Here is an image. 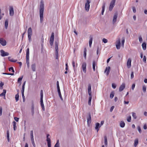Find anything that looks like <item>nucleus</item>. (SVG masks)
Segmentation results:
<instances>
[{
    "label": "nucleus",
    "mask_w": 147,
    "mask_h": 147,
    "mask_svg": "<svg viewBox=\"0 0 147 147\" xmlns=\"http://www.w3.org/2000/svg\"><path fill=\"white\" fill-rule=\"evenodd\" d=\"M44 10V5L43 3L41 2L39 12L40 22L41 23L43 21V14Z\"/></svg>",
    "instance_id": "f257e3e1"
},
{
    "label": "nucleus",
    "mask_w": 147,
    "mask_h": 147,
    "mask_svg": "<svg viewBox=\"0 0 147 147\" xmlns=\"http://www.w3.org/2000/svg\"><path fill=\"white\" fill-rule=\"evenodd\" d=\"M43 91H42V90H41V92H40V104H41V106L42 107V110L43 111H45V108L44 103L43 102Z\"/></svg>",
    "instance_id": "f03ea898"
},
{
    "label": "nucleus",
    "mask_w": 147,
    "mask_h": 147,
    "mask_svg": "<svg viewBox=\"0 0 147 147\" xmlns=\"http://www.w3.org/2000/svg\"><path fill=\"white\" fill-rule=\"evenodd\" d=\"M54 39V35L53 32H52L50 39V43L51 46H52L53 44Z\"/></svg>",
    "instance_id": "7ed1b4c3"
},
{
    "label": "nucleus",
    "mask_w": 147,
    "mask_h": 147,
    "mask_svg": "<svg viewBox=\"0 0 147 147\" xmlns=\"http://www.w3.org/2000/svg\"><path fill=\"white\" fill-rule=\"evenodd\" d=\"M116 0H112L111 2L109 7V10L111 11L114 7L115 2Z\"/></svg>",
    "instance_id": "20e7f679"
},
{
    "label": "nucleus",
    "mask_w": 147,
    "mask_h": 147,
    "mask_svg": "<svg viewBox=\"0 0 147 147\" xmlns=\"http://www.w3.org/2000/svg\"><path fill=\"white\" fill-rule=\"evenodd\" d=\"M90 3V1L89 0H87L86 3H85V9L86 11H88L89 9L90 5L89 4Z\"/></svg>",
    "instance_id": "39448f33"
},
{
    "label": "nucleus",
    "mask_w": 147,
    "mask_h": 147,
    "mask_svg": "<svg viewBox=\"0 0 147 147\" xmlns=\"http://www.w3.org/2000/svg\"><path fill=\"white\" fill-rule=\"evenodd\" d=\"M86 64L85 62H83L82 63V69L84 72L86 73Z\"/></svg>",
    "instance_id": "423d86ee"
},
{
    "label": "nucleus",
    "mask_w": 147,
    "mask_h": 147,
    "mask_svg": "<svg viewBox=\"0 0 147 147\" xmlns=\"http://www.w3.org/2000/svg\"><path fill=\"white\" fill-rule=\"evenodd\" d=\"M0 43L3 46H5L6 45V41L2 38H0Z\"/></svg>",
    "instance_id": "0eeeda50"
},
{
    "label": "nucleus",
    "mask_w": 147,
    "mask_h": 147,
    "mask_svg": "<svg viewBox=\"0 0 147 147\" xmlns=\"http://www.w3.org/2000/svg\"><path fill=\"white\" fill-rule=\"evenodd\" d=\"M0 53L2 57H5L6 56H8L9 55V53L5 52L3 50H1L0 51Z\"/></svg>",
    "instance_id": "6e6552de"
},
{
    "label": "nucleus",
    "mask_w": 147,
    "mask_h": 147,
    "mask_svg": "<svg viewBox=\"0 0 147 147\" xmlns=\"http://www.w3.org/2000/svg\"><path fill=\"white\" fill-rule=\"evenodd\" d=\"M116 46L117 49H119L121 47V41L119 39L116 41Z\"/></svg>",
    "instance_id": "1a4fd4ad"
},
{
    "label": "nucleus",
    "mask_w": 147,
    "mask_h": 147,
    "mask_svg": "<svg viewBox=\"0 0 147 147\" xmlns=\"http://www.w3.org/2000/svg\"><path fill=\"white\" fill-rule=\"evenodd\" d=\"M26 61H29V49L28 48L26 51Z\"/></svg>",
    "instance_id": "9d476101"
},
{
    "label": "nucleus",
    "mask_w": 147,
    "mask_h": 147,
    "mask_svg": "<svg viewBox=\"0 0 147 147\" xmlns=\"http://www.w3.org/2000/svg\"><path fill=\"white\" fill-rule=\"evenodd\" d=\"M127 67L128 68H129L131 66V59L130 58H129L128 59L127 63Z\"/></svg>",
    "instance_id": "9b49d317"
},
{
    "label": "nucleus",
    "mask_w": 147,
    "mask_h": 147,
    "mask_svg": "<svg viewBox=\"0 0 147 147\" xmlns=\"http://www.w3.org/2000/svg\"><path fill=\"white\" fill-rule=\"evenodd\" d=\"M88 92L89 96L92 95L91 87L90 84H89L88 86Z\"/></svg>",
    "instance_id": "f8f14e48"
},
{
    "label": "nucleus",
    "mask_w": 147,
    "mask_h": 147,
    "mask_svg": "<svg viewBox=\"0 0 147 147\" xmlns=\"http://www.w3.org/2000/svg\"><path fill=\"white\" fill-rule=\"evenodd\" d=\"M14 13L13 9L12 6H10L9 7V14L11 16H13Z\"/></svg>",
    "instance_id": "ddd939ff"
},
{
    "label": "nucleus",
    "mask_w": 147,
    "mask_h": 147,
    "mask_svg": "<svg viewBox=\"0 0 147 147\" xmlns=\"http://www.w3.org/2000/svg\"><path fill=\"white\" fill-rule=\"evenodd\" d=\"M96 66V67L97 68V62H96L95 61H94L92 62V67L94 71H95V66Z\"/></svg>",
    "instance_id": "4468645a"
},
{
    "label": "nucleus",
    "mask_w": 147,
    "mask_h": 147,
    "mask_svg": "<svg viewBox=\"0 0 147 147\" xmlns=\"http://www.w3.org/2000/svg\"><path fill=\"white\" fill-rule=\"evenodd\" d=\"M125 87V85L124 83H123L122 85L120 86L119 90L121 92L123 90Z\"/></svg>",
    "instance_id": "2eb2a0df"
},
{
    "label": "nucleus",
    "mask_w": 147,
    "mask_h": 147,
    "mask_svg": "<svg viewBox=\"0 0 147 147\" xmlns=\"http://www.w3.org/2000/svg\"><path fill=\"white\" fill-rule=\"evenodd\" d=\"M100 127V125L99 123H97L96 124L95 129L97 130V132L99 131V128Z\"/></svg>",
    "instance_id": "dca6fc26"
},
{
    "label": "nucleus",
    "mask_w": 147,
    "mask_h": 147,
    "mask_svg": "<svg viewBox=\"0 0 147 147\" xmlns=\"http://www.w3.org/2000/svg\"><path fill=\"white\" fill-rule=\"evenodd\" d=\"M110 67L109 66L106 67L105 70V72L106 73L107 75H109V73L110 72Z\"/></svg>",
    "instance_id": "f3484780"
},
{
    "label": "nucleus",
    "mask_w": 147,
    "mask_h": 147,
    "mask_svg": "<svg viewBox=\"0 0 147 147\" xmlns=\"http://www.w3.org/2000/svg\"><path fill=\"white\" fill-rule=\"evenodd\" d=\"M36 65L35 63L32 64L31 65V69L33 71H36Z\"/></svg>",
    "instance_id": "a211bd4d"
},
{
    "label": "nucleus",
    "mask_w": 147,
    "mask_h": 147,
    "mask_svg": "<svg viewBox=\"0 0 147 147\" xmlns=\"http://www.w3.org/2000/svg\"><path fill=\"white\" fill-rule=\"evenodd\" d=\"M31 111L32 113V116H34V105L33 103H32V105L31 106Z\"/></svg>",
    "instance_id": "6ab92c4d"
},
{
    "label": "nucleus",
    "mask_w": 147,
    "mask_h": 147,
    "mask_svg": "<svg viewBox=\"0 0 147 147\" xmlns=\"http://www.w3.org/2000/svg\"><path fill=\"white\" fill-rule=\"evenodd\" d=\"M91 122V118L90 115H89V117L87 119V122L88 124L89 125L90 124Z\"/></svg>",
    "instance_id": "aec40b11"
},
{
    "label": "nucleus",
    "mask_w": 147,
    "mask_h": 147,
    "mask_svg": "<svg viewBox=\"0 0 147 147\" xmlns=\"http://www.w3.org/2000/svg\"><path fill=\"white\" fill-rule=\"evenodd\" d=\"M90 39L89 41V46L90 47H91L92 44V37L91 36H90Z\"/></svg>",
    "instance_id": "412c9836"
},
{
    "label": "nucleus",
    "mask_w": 147,
    "mask_h": 147,
    "mask_svg": "<svg viewBox=\"0 0 147 147\" xmlns=\"http://www.w3.org/2000/svg\"><path fill=\"white\" fill-rule=\"evenodd\" d=\"M23 78V76H22V77H21L19 78L18 79V83H19L20 84V85L21 84V83H22L21 81L22 79Z\"/></svg>",
    "instance_id": "4be33fe9"
},
{
    "label": "nucleus",
    "mask_w": 147,
    "mask_h": 147,
    "mask_svg": "<svg viewBox=\"0 0 147 147\" xmlns=\"http://www.w3.org/2000/svg\"><path fill=\"white\" fill-rule=\"evenodd\" d=\"M117 14H115L113 17V23H114L115 22H116L117 19Z\"/></svg>",
    "instance_id": "5701e85b"
},
{
    "label": "nucleus",
    "mask_w": 147,
    "mask_h": 147,
    "mask_svg": "<svg viewBox=\"0 0 147 147\" xmlns=\"http://www.w3.org/2000/svg\"><path fill=\"white\" fill-rule=\"evenodd\" d=\"M86 48H85L84 51V56L85 59H86Z\"/></svg>",
    "instance_id": "b1692460"
},
{
    "label": "nucleus",
    "mask_w": 147,
    "mask_h": 147,
    "mask_svg": "<svg viewBox=\"0 0 147 147\" xmlns=\"http://www.w3.org/2000/svg\"><path fill=\"white\" fill-rule=\"evenodd\" d=\"M7 139L8 141L9 142V133L8 130L7 131Z\"/></svg>",
    "instance_id": "393cba45"
},
{
    "label": "nucleus",
    "mask_w": 147,
    "mask_h": 147,
    "mask_svg": "<svg viewBox=\"0 0 147 147\" xmlns=\"http://www.w3.org/2000/svg\"><path fill=\"white\" fill-rule=\"evenodd\" d=\"M142 46L143 49L144 50H146V45L145 42H143L142 44Z\"/></svg>",
    "instance_id": "a878e982"
},
{
    "label": "nucleus",
    "mask_w": 147,
    "mask_h": 147,
    "mask_svg": "<svg viewBox=\"0 0 147 147\" xmlns=\"http://www.w3.org/2000/svg\"><path fill=\"white\" fill-rule=\"evenodd\" d=\"M125 123L123 121H121L120 123V125L121 127L123 128L125 127Z\"/></svg>",
    "instance_id": "bb28decb"
},
{
    "label": "nucleus",
    "mask_w": 147,
    "mask_h": 147,
    "mask_svg": "<svg viewBox=\"0 0 147 147\" xmlns=\"http://www.w3.org/2000/svg\"><path fill=\"white\" fill-rule=\"evenodd\" d=\"M6 92V90H3V92L0 94V96H4L5 97Z\"/></svg>",
    "instance_id": "cd10ccee"
},
{
    "label": "nucleus",
    "mask_w": 147,
    "mask_h": 147,
    "mask_svg": "<svg viewBox=\"0 0 147 147\" xmlns=\"http://www.w3.org/2000/svg\"><path fill=\"white\" fill-rule=\"evenodd\" d=\"M28 34L32 35V28L31 27L29 28L28 31Z\"/></svg>",
    "instance_id": "c85d7f7f"
},
{
    "label": "nucleus",
    "mask_w": 147,
    "mask_h": 147,
    "mask_svg": "<svg viewBox=\"0 0 147 147\" xmlns=\"http://www.w3.org/2000/svg\"><path fill=\"white\" fill-rule=\"evenodd\" d=\"M12 124H13V129H14V130L15 131V130H16V123L15 121H13L12 123Z\"/></svg>",
    "instance_id": "c756f323"
},
{
    "label": "nucleus",
    "mask_w": 147,
    "mask_h": 147,
    "mask_svg": "<svg viewBox=\"0 0 147 147\" xmlns=\"http://www.w3.org/2000/svg\"><path fill=\"white\" fill-rule=\"evenodd\" d=\"M92 98V95H91L90 96H89V98L88 104L89 105H91Z\"/></svg>",
    "instance_id": "7c9ffc66"
},
{
    "label": "nucleus",
    "mask_w": 147,
    "mask_h": 147,
    "mask_svg": "<svg viewBox=\"0 0 147 147\" xmlns=\"http://www.w3.org/2000/svg\"><path fill=\"white\" fill-rule=\"evenodd\" d=\"M26 83V81H25L22 85V92H24V87Z\"/></svg>",
    "instance_id": "2f4dec72"
},
{
    "label": "nucleus",
    "mask_w": 147,
    "mask_h": 147,
    "mask_svg": "<svg viewBox=\"0 0 147 147\" xmlns=\"http://www.w3.org/2000/svg\"><path fill=\"white\" fill-rule=\"evenodd\" d=\"M105 3H104L102 6V9L101 12V13L102 15L103 14V13L104 11L105 8Z\"/></svg>",
    "instance_id": "473e14b6"
},
{
    "label": "nucleus",
    "mask_w": 147,
    "mask_h": 147,
    "mask_svg": "<svg viewBox=\"0 0 147 147\" xmlns=\"http://www.w3.org/2000/svg\"><path fill=\"white\" fill-rule=\"evenodd\" d=\"M104 140H105V144L106 146H107V138L106 136H104Z\"/></svg>",
    "instance_id": "72a5a7b5"
},
{
    "label": "nucleus",
    "mask_w": 147,
    "mask_h": 147,
    "mask_svg": "<svg viewBox=\"0 0 147 147\" xmlns=\"http://www.w3.org/2000/svg\"><path fill=\"white\" fill-rule=\"evenodd\" d=\"M49 134H47V141L48 142H51V140L50 139V138H49Z\"/></svg>",
    "instance_id": "f704fd0d"
},
{
    "label": "nucleus",
    "mask_w": 147,
    "mask_h": 147,
    "mask_svg": "<svg viewBox=\"0 0 147 147\" xmlns=\"http://www.w3.org/2000/svg\"><path fill=\"white\" fill-rule=\"evenodd\" d=\"M138 142V139H136L134 141V146L135 147H136L137 145Z\"/></svg>",
    "instance_id": "c9c22d12"
},
{
    "label": "nucleus",
    "mask_w": 147,
    "mask_h": 147,
    "mask_svg": "<svg viewBox=\"0 0 147 147\" xmlns=\"http://www.w3.org/2000/svg\"><path fill=\"white\" fill-rule=\"evenodd\" d=\"M8 25V22L7 20H6L5 22V29H7Z\"/></svg>",
    "instance_id": "e433bc0d"
},
{
    "label": "nucleus",
    "mask_w": 147,
    "mask_h": 147,
    "mask_svg": "<svg viewBox=\"0 0 147 147\" xmlns=\"http://www.w3.org/2000/svg\"><path fill=\"white\" fill-rule=\"evenodd\" d=\"M9 60L11 62H16L17 61V59H15L13 58L9 59Z\"/></svg>",
    "instance_id": "4c0bfd02"
},
{
    "label": "nucleus",
    "mask_w": 147,
    "mask_h": 147,
    "mask_svg": "<svg viewBox=\"0 0 147 147\" xmlns=\"http://www.w3.org/2000/svg\"><path fill=\"white\" fill-rule=\"evenodd\" d=\"M114 93L113 91L110 94V98H112L114 96Z\"/></svg>",
    "instance_id": "58836bf2"
},
{
    "label": "nucleus",
    "mask_w": 147,
    "mask_h": 147,
    "mask_svg": "<svg viewBox=\"0 0 147 147\" xmlns=\"http://www.w3.org/2000/svg\"><path fill=\"white\" fill-rule=\"evenodd\" d=\"M19 95L18 93L16 94L15 95V99L16 102H17L19 100Z\"/></svg>",
    "instance_id": "ea45409f"
},
{
    "label": "nucleus",
    "mask_w": 147,
    "mask_h": 147,
    "mask_svg": "<svg viewBox=\"0 0 147 147\" xmlns=\"http://www.w3.org/2000/svg\"><path fill=\"white\" fill-rule=\"evenodd\" d=\"M57 91H59L60 90L59 86V82L58 81H57Z\"/></svg>",
    "instance_id": "a19ab883"
},
{
    "label": "nucleus",
    "mask_w": 147,
    "mask_h": 147,
    "mask_svg": "<svg viewBox=\"0 0 147 147\" xmlns=\"http://www.w3.org/2000/svg\"><path fill=\"white\" fill-rule=\"evenodd\" d=\"M132 116L135 119H136L137 118V116L136 113H135L132 112Z\"/></svg>",
    "instance_id": "79ce46f5"
},
{
    "label": "nucleus",
    "mask_w": 147,
    "mask_h": 147,
    "mask_svg": "<svg viewBox=\"0 0 147 147\" xmlns=\"http://www.w3.org/2000/svg\"><path fill=\"white\" fill-rule=\"evenodd\" d=\"M58 58V51H55V58L56 59H57Z\"/></svg>",
    "instance_id": "37998d69"
},
{
    "label": "nucleus",
    "mask_w": 147,
    "mask_h": 147,
    "mask_svg": "<svg viewBox=\"0 0 147 147\" xmlns=\"http://www.w3.org/2000/svg\"><path fill=\"white\" fill-rule=\"evenodd\" d=\"M55 51H58V45L57 43L56 42L55 43Z\"/></svg>",
    "instance_id": "c03bdc74"
},
{
    "label": "nucleus",
    "mask_w": 147,
    "mask_h": 147,
    "mask_svg": "<svg viewBox=\"0 0 147 147\" xmlns=\"http://www.w3.org/2000/svg\"><path fill=\"white\" fill-rule=\"evenodd\" d=\"M55 147H59V143L58 140L57 141V143L55 146Z\"/></svg>",
    "instance_id": "a18cd8bd"
},
{
    "label": "nucleus",
    "mask_w": 147,
    "mask_h": 147,
    "mask_svg": "<svg viewBox=\"0 0 147 147\" xmlns=\"http://www.w3.org/2000/svg\"><path fill=\"white\" fill-rule=\"evenodd\" d=\"M9 71H11V72H14V70L13 69V68L12 67H11L9 69Z\"/></svg>",
    "instance_id": "49530a36"
},
{
    "label": "nucleus",
    "mask_w": 147,
    "mask_h": 147,
    "mask_svg": "<svg viewBox=\"0 0 147 147\" xmlns=\"http://www.w3.org/2000/svg\"><path fill=\"white\" fill-rule=\"evenodd\" d=\"M143 91L144 92H146V87L145 85H144L143 86Z\"/></svg>",
    "instance_id": "de8ad7c7"
},
{
    "label": "nucleus",
    "mask_w": 147,
    "mask_h": 147,
    "mask_svg": "<svg viewBox=\"0 0 147 147\" xmlns=\"http://www.w3.org/2000/svg\"><path fill=\"white\" fill-rule=\"evenodd\" d=\"M131 116H129L128 117H127V120L128 122H130L131 121Z\"/></svg>",
    "instance_id": "09e8293b"
},
{
    "label": "nucleus",
    "mask_w": 147,
    "mask_h": 147,
    "mask_svg": "<svg viewBox=\"0 0 147 147\" xmlns=\"http://www.w3.org/2000/svg\"><path fill=\"white\" fill-rule=\"evenodd\" d=\"M72 65L73 68L75 69V63L74 61H72Z\"/></svg>",
    "instance_id": "8fccbe9b"
},
{
    "label": "nucleus",
    "mask_w": 147,
    "mask_h": 147,
    "mask_svg": "<svg viewBox=\"0 0 147 147\" xmlns=\"http://www.w3.org/2000/svg\"><path fill=\"white\" fill-rule=\"evenodd\" d=\"M125 42V40L124 38H123L121 41V45L122 46H124V43Z\"/></svg>",
    "instance_id": "3c124183"
},
{
    "label": "nucleus",
    "mask_w": 147,
    "mask_h": 147,
    "mask_svg": "<svg viewBox=\"0 0 147 147\" xmlns=\"http://www.w3.org/2000/svg\"><path fill=\"white\" fill-rule=\"evenodd\" d=\"M28 36L29 41L30 42L31 40L32 35L28 34Z\"/></svg>",
    "instance_id": "603ef678"
},
{
    "label": "nucleus",
    "mask_w": 147,
    "mask_h": 147,
    "mask_svg": "<svg viewBox=\"0 0 147 147\" xmlns=\"http://www.w3.org/2000/svg\"><path fill=\"white\" fill-rule=\"evenodd\" d=\"M138 129L139 131V132L140 133H141L142 132V130L141 129V128L140 126H138Z\"/></svg>",
    "instance_id": "864d4df0"
},
{
    "label": "nucleus",
    "mask_w": 147,
    "mask_h": 147,
    "mask_svg": "<svg viewBox=\"0 0 147 147\" xmlns=\"http://www.w3.org/2000/svg\"><path fill=\"white\" fill-rule=\"evenodd\" d=\"M134 77V72L132 71L131 74V79H133Z\"/></svg>",
    "instance_id": "5fc2aeb1"
},
{
    "label": "nucleus",
    "mask_w": 147,
    "mask_h": 147,
    "mask_svg": "<svg viewBox=\"0 0 147 147\" xmlns=\"http://www.w3.org/2000/svg\"><path fill=\"white\" fill-rule=\"evenodd\" d=\"M102 41L105 43H106L107 42L108 40L107 39L105 38H104L102 39Z\"/></svg>",
    "instance_id": "6e6d98bb"
},
{
    "label": "nucleus",
    "mask_w": 147,
    "mask_h": 147,
    "mask_svg": "<svg viewBox=\"0 0 147 147\" xmlns=\"http://www.w3.org/2000/svg\"><path fill=\"white\" fill-rule=\"evenodd\" d=\"M58 94H59V97H60V98H62V96H61V92H60V90L58 91Z\"/></svg>",
    "instance_id": "4d7b16f0"
},
{
    "label": "nucleus",
    "mask_w": 147,
    "mask_h": 147,
    "mask_svg": "<svg viewBox=\"0 0 147 147\" xmlns=\"http://www.w3.org/2000/svg\"><path fill=\"white\" fill-rule=\"evenodd\" d=\"M27 65L28 68H29L30 67L29 61H26Z\"/></svg>",
    "instance_id": "13d9d810"
},
{
    "label": "nucleus",
    "mask_w": 147,
    "mask_h": 147,
    "mask_svg": "<svg viewBox=\"0 0 147 147\" xmlns=\"http://www.w3.org/2000/svg\"><path fill=\"white\" fill-rule=\"evenodd\" d=\"M143 61L145 63H146V58L145 56H144L143 59Z\"/></svg>",
    "instance_id": "bf43d9fd"
},
{
    "label": "nucleus",
    "mask_w": 147,
    "mask_h": 147,
    "mask_svg": "<svg viewBox=\"0 0 147 147\" xmlns=\"http://www.w3.org/2000/svg\"><path fill=\"white\" fill-rule=\"evenodd\" d=\"M30 137H33V131L32 130L30 131Z\"/></svg>",
    "instance_id": "052dcab7"
},
{
    "label": "nucleus",
    "mask_w": 147,
    "mask_h": 147,
    "mask_svg": "<svg viewBox=\"0 0 147 147\" xmlns=\"http://www.w3.org/2000/svg\"><path fill=\"white\" fill-rule=\"evenodd\" d=\"M30 138H31V141L32 144V143L34 144V141L33 137H30Z\"/></svg>",
    "instance_id": "680f3d73"
},
{
    "label": "nucleus",
    "mask_w": 147,
    "mask_h": 147,
    "mask_svg": "<svg viewBox=\"0 0 147 147\" xmlns=\"http://www.w3.org/2000/svg\"><path fill=\"white\" fill-rule=\"evenodd\" d=\"M3 74H4L8 75H14V74L13 73H3Z\"/></svg>",
    "instance_id": "e2e57ef3"
},
{
    "label": "nucleus",
    "mask_w": 147,
    "mask_h": 147,
    "mask_svg": "<svg viewBox=\"0 0 147 147\" xmlns=\"http://www.w3.org/2000/svg\"><path fill=\"white\" fill-rule=\"evenodd\" d=\"M112 88L114 89L116 87V86L115 84L114 83H113L112 84Z\"/></svg>",
    "instance_id": "0e129e2a"
},
{
    "label": "nucleus",
    "mask_w": 147,
    "mask_h": 147,
    "mask_svg": "<svg viewBox=\"0 0 147 147\" xmlns=\"http://www.w3.org/2000/svg\"><path fill=\"white\" fill-rule=\"evenodd\" d=\"M139 41L140 42H142V39L141 36H140L139 37Z\"/></svg>",
    "instance_id": "69168bd1"
},
{
    "label": "nucleus",
    "mask_w": 147,
    "mask_h": 147,
    "mask_svg": "<svg viewBox=\"0 0 147 147\" xmlns=\"http://www.w3.org/2000/svg\"><path fill=\"white\" fill-rule=\"evenodd\" d=\"M132 9H133V12L134 13H136V8H135V7H132Z\"/></svg>",
    "instance_id": "338daca9"
},
{
    "label": "nucleus",
    "mask_w": 147,
    "mask_h": 147,
    "mask_svg": "<svg viewBox=\"0 0 147 147\" xmlns=\"http://www.w3.org/2000/svg\"><path fill=\"white\" fill-rule=\"evenodd\" d=\"M114 108V106H113L111 107L110 109V111L111 112H112L113 110V109Z\"/></svg>",
    "instance_id": "774afa93"
}]
</instances>
